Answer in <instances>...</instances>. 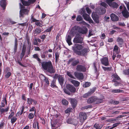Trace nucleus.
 Wrapping results in <instances>:
<instances>
[{"label":"nucleus","instance_id":"37","mask_svg":"<svg viewBox=\"0 0 129 129\" xmlns=\"http://www.w3.org/2000/svg\"><path fill=\"white\" fill-rule=\"evenodd\" d=\"M36 126H37L38 129H39L38 123L37 122H34L33 124V126L34 128H36Z\"/></svg>","mask_w":129,"mask_h":129},{"label":"nucleus","instance_id":"33","mask_svg":"<svg viewBox=\"0 0 129 129\" xmlns=\"http://www.w3.org/2000/svg\"><path fill=\"white\" fill-rule=\"evenodd\" d=\"M67 75L70 78L75 79V77L72 75L71 72L69 71H67Z\"/></svg>","mask_w":129,"mask_h":129},{"label":"nucleus","instance_id":"35","mask_svg":"<svg viewBox=\"0 0 129 129\" xmlns=\"http://www.w3.org/2000/svg\"><path fill=\"white\" fill-rule=\"evenodd\" d=\"M102 102L103 100L102 99H98L96 97V100H95V104L101 103Z\"/></svg>","mask_w":129,"mask_h":129},{"label":"nucleus","instance_id":"52","mask_svg":"<svg viewBox=\"0 0 129 129\" xmlns=\"http://www.w3.org/2000/svg\"><path fill=\"white\" fill-rule=\"evenodd\" d=\"M119 9L120 10L123 11L124 9H125L126 8L123 5L120 6L119 7Z\"/></svg>","mask_w":129,"mask_h":129},{"label":"nucleus","instance_id":"41","mask_svg":"<svg viewBox=\"0 0 129 129\" xmlns=\"http://www.w3.org/2000/svg\"><path fill=\"white\" fill-rule=\"evenodd\" d=\"M27 100L28 103L29 105L31 104L34 101V100L31 98H28Z\"/></svg>","mask_w":129,"mask_h":129},{"label":"nucleus","instance_id":"20","mask_svg":"<svg viewBox=\"0 0 129 129\" xmlns=\"http://www.w3.org/2000/svg\"><path fill=\"white\" fill-rule=\"evenodd\" d=\"M122 13L123 15L125 18L129 16V13L126 9L122 11Z\"/></svg>","mask_w":129,"mask_h":129},{"label":"nucleus","instance_id":"28","mask_svg":"<svg viewBox=\"0 0 129 129\" xmlns=\"http://www.w3.org/2000/svg\"><path fill=\"white\" fill-rule=\"evenodd\" d=\"M71 103L73 107H75L77 104V101L74 99H72L71 100Z\"/></svg>","mask_w":129,"mask_h":129},{"label":"nucleus","instance_id":"55","mask_svg":"<svg viewBox=\"0 0 129 129\" xmlns=\"http://www.w3.org/2000/svg\"><path fill=\"white\" fill-rule=\"evenodd\" d=\"M118 47L117 46L115 45L114 48V50L116 52H117L118 50Z\"/></svg>","mask_w":129,"mask_h":129},{"label":"nucleus","instance_id":"53","mask_svg":"<svg viewBox=\"0 0 129 129\" xmlns=\"http://www.w3.org/2000/svg\"><path fill=\"white\" fill-rule=\"evenodd\" d=\"M72 110V108H68L65 111V112L66 113H68L71 111Z\"/></svg>","mask_w":129,"mask_h":129},{"label":"nucleus","instance_id":"3","mask_svg":"<svg viewBox=\"0 0 129 129\" xmlns=\"http://www.w3.org/2000/svg\"><path fill=\"white\" fill-rule=\"evenodd\" d=\"M83 48V47L81 45L76 44L75 45V47H72V50L75 53L78 55L81 54V52L80 50Z\"/></svg>","mask_w":129,"mask_h":129},{"label":"nucleus","instance_id":"15","mask_svg":"<svg viewBox=\"0 0 129 129\" xmlns=\"http://www.w3.org/2000/svg\"><path fill=\"white\" fill-rule=\"evenodd\" d=\"M95 100H96V96H92L89 98L87 100V102L89 103H94L95 104Z\"/></svg>","mask_w":129,"mask_h":129},{"label":"nucleus","instance_id":"8","mask_svg":"<svg viewBox=\"0 0 129 129\" xmlns=\"http://www.w3.org/2000/svg\"><path fill=\"white\" fill-rule=\"evenodd\" d=\"M55 78H58L59 82L61 85L63 84L64 78L58 74H55L54 76Z\"/></svg>","mask_w":129,"mask_h":129},{"label":"nucleus","instance_id":"32","mask_svg":"<svg viewBox=\"0 0 129 129\" xmlns=\"http://www.w3.org/2000/svg\"><path fill=\"white\" fill-rule=\"evenodd\" d=\"M17 39H15V44L14 48V51L15 52L17 51Z\"/></svg>","mask_w":129,"mask_h":129},{"label":"nucleus","instance_id":"62","mask_svg":"<svg viewBox=\"0 0 129 129\" xmlns=\"http://www.w3.org/2000/svg\"><path fill=\"white\" fill-rule=\"evenodd\" d=\"M9 33L8 32H4L3 33L2 35L6 36H8Z\"/></svg>","mask_w":129,"mask_h":129},{"label":"nucleus","instance_id":"22","mask_svg":"<svg viewBox=\"0 0 129 129\" xmlns=\"http://www.w3.org/2000/svg\"><path fill=\"white\" fill-rule=\"evenodd\" d=\"M0 5L1 6L5 9L6 5V0H2L0 2Z\"/></svg>","mask_w":129,"mask_h":129},{"label":"nucleus","instance_id":"31","mask_svg":"<svg viewBox=\"0 0 129 129\" xmlns=\"http://www.w3.org/2000/svg\"><path fill=\"white\" fill-rule=\"evenodd\" d=\"M102 126L103 125L101 124H96L94 125V127L96 129H101Z\"/></svg>","mask_w":129,"mask_h":129},{"label":"nucleus","instance_id":"34","mask_svg":"<svg viewBox=\"0 0 129 129\" xmlns=\"http://www.w3.org/2000/svg\"><path fill=\"white\" fill-rule=\"evenodd\" d=\"M33 57L37 60L39 62H40L41 61V59L38 58V54H35L33 55Z\"/></svg>","mask_w":129,"mask_h":129},{"label":"nucleus","instance_id":"51","mask_svg":"<svg viewBox=\"0 0 129 129\" xmlns=\"http://www.w3.org/2000/svg\"><path fill=\"white\" fill-rule=\"evenodd\" d=\"M102 68L104 71H108L111 69L110 67H102Z\"/></svg>","mask_w":129,"mask_h":129},{"label":"nucleus","instance_id":"18","mask_svg":"<svg viewBox=\"0 0 129 129\" xmlns=\"http://www.w3.org/2000/svg\"><path fill=\"white\" fill-rule=\"evenodd\" d=\"M95 91L94 89H92L89 91L88 93H86L83 95L84 98H86L90 95L91 94L93 93Z\"/></svg>","mask_w":129,"mask_h":129},{"label":"nucleus","instance_id":"14","mask_svg":"<svg viewBox=\"0 0 129 129\" xmlns=\"http://www.w3.org/2000/svg\"><path fill=\"white\" fill-rule=\"evenodd\" d=\"M69 63L72 62V65L73 66H75L79 62V61L78 60H75L74 58L70 59L69 60Z\"/></svg>","mask_w":129,"mask_h":129},{"label":"nucleus","instance_id":"6","mask_svg":"<svg viewBox=\"0 0 129 129\" xmlns=\"http://www.w3.org/2000/svg\"><path fill=\"white\" fill-rule=\"evenodd\" d=\"M79 119L81 122H83L86 119V113L83 112H80L79 114Z\"/></svg>","mask_w":129,"mask_h":129},{"label":"nucleus","instance_id":"13","mask_svg":"<svg viewBox=\"0 0 129 129\" xmlns=\"http://www.w3.org/2000/svg\"><path fill=\"white\" fill-rule=\"evenodd\" d=\"M92 17L93 20L96 23H99L98 17L96 14V13L94 12L92 13Z\"/></svg>","mask_w":129,"mask_h":129},{"label":"nucleus","instance_id":"4","mask_svg":"<svg viewBox=\"0 0 129 129\" xmlns=\"http://www.w3.org/2000/svg\"><path fill=\"white\" fill-rule=\"evenodd\" d=\"M114 0H106V2L110 6L114 8H117L118 6L117 4L112 2Z\"/></svg>","mask_w":129,"mask_h":129},{"label":"nucleus","instance_id":"46","mask_svg":"<svg viewBox=\"0 0 129 129\" xmlns=\"http://www.w3.org/2000/svg\"><path fill=\"white\" fill-rule=\"evenodd\" d=\"M34 117V115L33 114L31 113H29L28 116V117L30 119H33Z\"/></svg>","mask_w":129,"mask_h":129},{"label":"nucleus","instance_id":"38","mask_svg":"<svg viewBox=\"0 0 129 129\" xmlns=\"http://www.w3.org/2000/svg\"><path fill=\"white\" fill-rule=\"evenodd\" d=\"M25 51V49L23 48L22 50V52L20 55V57L21 59H22L24 56Z\"/></svg>","mask_w":129,"mask_h":129},{"label":"nucleus","instance_id":"56","mask_svg":"<svg viewBox=\"0 0 129 129\" xmlns=\"http://www.w3.org/2000/svg\"><path fill=\"white\" fill-rule=\"evenodd\" d=\"M101 5H102V6H104V7H105V8H107V6H108L107 5V4L104 2H102L101 3Z\"/></svg>","mask_w":129,"mask_h":129},{"label":"nucleus","instance_id":"9","mask_svg":"<svg viewBox=\"0 0 129 129\" xmlns=\"http://www.w3.org/2000/svg\"><path fill=\"white\" fill-rule=\"evenodd\" d=\"M102 63L105 66H107L109 65V61L108 58L107 57H104L101 59Z\"/></svg>","mask_w":129,"mask_h":129},{"label":"nucleus","instance_id":"47","mask_svg":"<svg viewBox=\"0 0 129 129\" xmlns=\"http://www.w3.org/2000/svg\"><path fill=\"white\" fill-rule=\"evenodd\" d=\"M17 120V118L15 117H13L11 119V122L12 123H14Z\"/></svg>","mask_w":129,"mask_h":129},{"label":"nucleus","instance_id":"12","mask_svg":"<svg viewBox=\"0 0 129 129\" xmlns=\"http://www.w3.org/2000/svg\"><path fill=\"white\" fill-rule=\"evenodd\" d=\"M106 10L101 7L100 8H98L96 11V13L100 14H103L105 13Z\"/></svg>","mask_w":129,"mask_h":129},{"label":"nucleus","instance_id":"30","mask_svg":"<svg viewBox=\"0 0 129 129\" xmlns=\"http://www.w3.org/2000/svg\"><path fill=\"white\" fill-rule=\"evenodd\" d=\"M89 50L88 49H84L81 51V55H84L86 53L89 52Z\"/></svg>","mask_w":129,"mask_h":129},{"label":"nucleus","instance_id":"50","mask_svg":"<svg viewBox=\"0 0 129 129\" xmlns=\"http://www.w3.org/2000/svg\"><path fill=\"white\" fill-rule=\"evenodd\" d=\"M86 9L88 14H90L91 13V11L88 7H86Z\"/></svg>","mask_w":129,"mask_h":129},{"label":"nucleus","instance_id":"21","mask_svg":"<svg viewBox=\"0 0 129 129\" xmlns=\"http://www.w3.org/2000/svg\"><path fill=\"white\" fill-rule=\"evenodd\" d=\"M76 69L78 71H84L86 70L84 66L80 65H78Z\"/></svg>","mask_w":129,"mask_h":129},{"label":"nucleus","instance_id":"42","mask_svg":"<svg viewBox=\"0 0 129 129\" xmlns=\"http://www.w3.org/2000/svg\"><path fill=\"white\" fill-rule=\"evenodd\" d=\"M76 27H73L71 30V31L73 34H75L77 32V30H76Z\"/></svg>","mask_w":129,"mask_h":129},{"label":"nucleus","instance_id":"25","mask_svg":"<svg viewBox=\"0 0 129 129\" xmlns=\"http://www.w3.org/2000/svg\"><path fill=\"white\" fill-rule=\"evenodd\" d=\"M71 38L70 36L68 35L66 37V41L69 45L72 44L71 42Z\"/></svg>","mask_w":129,"mask_h":129},{"label":"nucleus","instance_id":"5","mask_svg":"<svg viewBox=\"0 0 129 129\" xmlns=\"http://www.w3.org/2000/svg\"><path fill=\"white\" fill-rule=\"evenodd\" d=\"M80 36H77L74 39L73 41L74 43H81L83 42V38Z\"/></svg>","mask_w":129,"mask_h":129},{"label":"nucleus","instance_id":"43","mask_svg":"<svg viewBox=\"0 0 129 129\" xmlns=\"http://www.w3.org/2000/svg\"><path fill=\"white\" fill-rule=\"evenodd\" d=\"M120 123V122H118L115 123L113 125V126L110 128V129H112L114 128L117 126H118L119 125V124Z\"/></svg>","mask_w":129,"mask_h":129},{"label":"nucleus","instance_id":"23","mask_svg":"<svg viewBox=\"0 0 129 129\" xmlns=\"http://www.w3.org/2000/svg\"><path fill=\"white\" fill-rule=\"evenodd\" d=\"M71 82L76 87L78 86L80 84V82L77 80H71Z\"/></svg>","mask_w":129,"mask_h":129},{"label":"nucleus","instance_id":"36","mask_svg":"<svg viewBox=\"0 0 129 129\" xmlns=\"http://www.w3.org/2000/svg\"><path fill=\"white\" fill-rule=\"evenodd\" d=\"M111 92H112L116 93L122 92H123L122 90H121L119 89H113L111 91Z\"/></svg>","mask_w":129,"mask_h":129},{"label":"nucleus","instance_id":"59","mask_svg":"<svg viewBox=\"0 0 129 129\" xmlns=\"http://www.w3.org/2000/svg\"><path fill=\"white\" fill-rule=\"evenodd\" d=\"M37 25V26L41 27L42 26L41 24L38 21H37L35 23Z\"/></svg>","mask_w":129,"mask_h":129},{"label":"nucleus","instance_id":"2","mask_svg":"<svg viewBox=\"0 0 129 129\" xmlns=\"http://www.w3.org/2000/svg\"><path fill=\"white\" fill-rule=\"evenodd\" d=\"M80 13L82 15L84 19L88 21L90 23H93V21L90 17L89 15L85 13V10L84 9H82L80 10Z\"/></svg>","mask_w":129,"mask_h":129},{"label":"nucleus","instance_id":"27","mask_svg":"<svg viewBox=\"0 0 129 129\" xmlns=\"http://www.w3.org/2000/svg\"><path fill=\"white\" fill-rule=\"evenodd\" d=\"M117 41L119 45H121L123 43V40L122 39L119 37L117 39Z\"/></svg>","mask_w":129,"mask_h":129},{"label":"nucleus","instance_id":"58","mask_svg":"<svg viewBox=\"0 0 129 129\" xmlns=\"http://www.w3.org/2000/svg\"><path fill=\"white\" fill-rule=\"evenodd\" d=\"M44 81L48 84H49V83L48 79L47 78L44 77Z\"/></svg>","mask_w":129,"mask_h":129},{"label":"nucleus","instance_id":"17","mask_svg":"<svg viewBox=\"0 0 129 129\" xmlns=\"http://www.w3.org/2000/svg\"><path fill=\"white\" fill-rule=\"evenodd\" d=\"M74 74L76 77L79 79H82L83 78V75L81 73H78L76 72H75Z\"/></svg>","mask_w":129,"mask_h":129},{"label":"nucleus","instance_id":"60","mask_svg":"<svg viewBox=\"0 0 129 129\" xmlns=\"http://www.w3.org/2000/svg\"><path fill=\"white\" fill-rule=\"evenodd\" d=\"M14 112H12L10 114L8 118H10L12 116L14 115Z\"/></svg>","mask_w":129,"mask_h":129},{"label":"nucleus","instance_id":"39","mask_svg":"<svg viewBox=\"0 0 129 129\" xmlns=\"http://www.w3.org/2000/svg\"><path fill=\"white\" fill-rule=\"evenodd\" d=\"M62 104L64 105H67L69 103L65 99H63L62 100Z\"/></svg>","mask_w":129,"mask_h":129},{"label":"nucleus","instance_id":"1","mask_svg":"<svg viewBox=\"0 0 129 129\" xmlns=\"http://www.w3.org/2000/svg\"><path fill=\"white\" fill-rule=\"evenodd\" d=\"M42 66L44 70H47L48 72L51 73H54L55 72V70L53 68L50 61L43 62L42 63Z\"/></svg>","mask_w":129,"mask_h":129},{"label":"nucleus","instance_id":"40","mask_svg":"<svg viewBox=\"0 0 129 129\" xmlns=\"http://www.w3.org/2000/svg\"><path fill=\"white\" fill-rule=\"evenodd\" d=\"M57 122H55V123H54L52 121L51 123V124L52 126V129L55 128H56L57 127V126H55Z\"/></svg>","mask_w":129,"mask_h":129},{"label":"nucleus","instance_id":"16","mask_svg":"<svg viewBox=\"0 0 129 129\" xmlns=\"http://www.w3.org/2000/svg\"><path fill=\"white\" fill-rule=\"evenodd\" d=\"M112 21H116L119 19L118 16L112 13L110 15Z\"/></svg>","mask_w":129,"mask_h":129},{"label":"nucleus","instance_id":"26","mask_svg":"<svg viewBox=\"0 0 129 129\" xmlns=\"http://www.w3.org/2000/svg\"><path fill=\"white\" fill-rule=\"evenodd\" d=\"M42 31V29L39 28H36L34 32V35L36 36L37 34H39Z\"/></svg>","mask_w":129,"mask_h":129},{"label":"nucleus","instance_id":"48","mask_svg":"<svg viewBox=\"0 0 129 129\" xmlns=\"http://www.w3.org/2000/svg\"><path fill=\"white\" fill-rule=\"evenodd\" d=\"M73 120L72 119H69L67 120V123L69 124H72L73 123Z\"/></svg>","mask_w":129,"mask_h":129},{"label":"nucleus","instance_id":"24","mask_svg":"<svg viewBox=\"0 0 129 129\" xmlns=\"http://www.w3.org/2000/svg\"><path fill=\"white\" fill-rule=\"evenodd\" d=\"M87 31V29L85 27H83L82 29H79V31L82 34L86 33Z\"/></svg>","mask_w":129,"mask_h":129},{"label":"nucleus","instance_id":"11","mask_svg":"<svg viewBox=\"0 0 129 129\" xmlns=\"http://www.w3.org/2000/svg\"><path fill=\"white\" fill-rule=\"evenodd\" d=\"M29 11V10H27L26 9H21L19 13V17H23L24 14H28Z\"/></svg>","mask_w":129,"mask_h":129},{"label":"nucleus","instance_id":"49","mask_svg":"<svg viewBox=\"0 0 129 129\" xmlns=\"http://www.w3.org/2000/svg\"><path fill=\"white\" fill-rule=\"evenodd\" d=\"M55 81L53 80L51 84V86L53 87H56V86L55 85Z\"/></svg>","mask_w":129,"mask_h":129},{"label":"nucleus","instance_id":"57","mask_svg":"<svg viewBox=\"0 0 129 129\" xmlns=\"http://www.w3.org/2000/svg\"><path fill=\"white\" fill-rule=\"evenodd\" d=\"M11 73L10 72H8L5 76L6 77V78H8L11 76Z\"/></svg>","mask_w":129,"mask_h":129},{"label":"nucleus","instance_id":"64","mask_svg":"<svg viewBox=\"0 0 129 129\" xmlns=\"http://www.w3.org/2000/svg\"><path fill=\"white\" fill-rule=\"evenodd\" d=\"M125 4L127 8L129 11V2H127L125 3Z\"/></svg>","mask_w":129,"mask_h":129},{"label":"nucleus","instance_id":"29","mask_svg":"<svg viewBox=\"0 0 129 129\" xmlns=\"http://www.w3.org/2000/svg\"><path fill=\"white\" fill-rule=\"evenodd\" d=\"M9 107H7L5 109H4L2 108V107L0 106V112H1L2 113L4 112L7 111L9 110Z\"/></svg>","mask_w":129,"mask_h":129},{"label":"nucleus","instance_id":"19","mask_svg":"<svg viewBox=\"0 0 129 129\" xmlns=\"http://www.w3.org/2000/svg\"><path fill=\"white\" fill-rule=\"evenodd\" d=\"M67 88L71 92H74L76 91V89L75 87L72 85H68L67 86Z\"/></svg>","mask_w":129,"mask_h":129},{"label":"nucleus","instance_id":"54","mask_svg":"<svg viewBox=\"0 0 129 129\" xmlns=\"http://www.w3.org/2000/svg\"><path fill=\"white\" fill-rule=\"evenodd\" d=\"M124 74L125 75H128L129 74V69L128 70L124 71Z\"/></svg>","mask_w":129,"mask_h":129},{"label":"nucleus","instance_id":"45","mask_svg":"<svg viewBox=\"0 0 129 129\" xmlns=\"http://www.w3.org/2000/svg\"><path fill=\"white\" fill-rule=\"evenodd\" d=\"M83 19L82 17L80 15L78 16L76 18V20L78 21H80Z\"/></svg>","mask_w":129,"mask_h":129},{"label":"nucleus","instance_id":"44","mask_svg":"<svg viewBox=\"0 0 129 129\" xmlns=\"http://www.w3.org/2000/svg\"><path fill=\"white\" fill-rule=\"evenodd\" d=\"M90 85V83L88 82H86L84 85H83V86L85 87H89Z\"/></svg>","mask_w":129,"mask_h":129},{"label":"nucleus","instance_id":"7","mask_svg":"<svg viewBox=\"0 0 129 129\" xmlns=\"http://www.w3.org/2000/svg\"><path fill=\"white\" fill-rule=\"evenodd\" d=\"M112 76L114 78L113 81L115 82L114 85L115 86H118L119 83L118 82L116 81V80H119L120 79V78L116 74H114Z\"/></svg>","mask_w":129,"mask_h":129},{"label":"nucleus","instance_id":"63","mask_svg":"<svg viewBox=\"0 0 129 129\" xmlns=\"http://www.w3.org/2000/svg\"><path fill=\"white\" fill-rule=\"evenodd\" d=\"M64 92L66 94H68L69 95L70 94V93L66 89H64Z\"/></svg>","mask_w":129,"mask_h":129},{"label":"nucleus","instance_id":"10","mask_svg":"<svg viewBox=\"0 0 129 129\" xmlns=\"http://www.w3.org/2000/svg\"><path fill=\"white\" fill-rule=\"evenodd\" d=\"M26 0H21L23 5L25 6H28L31 3H33L35 1V0H28V2L26 1Z\"/></svg>","mask_w":129,"mask_h":129},{"label":"nucleus","instance_id":"61","mask_svg":"<svg viewBox=\"0 0 129 129\" xmlns=\"http://www.w3.org/2000/svg\"><path fill=\"white\" fill-rule=\"evenodd\" d=\"M52 28V26H51L50 27L48 28L46 30V31L47 32H49L50 31Z\"/></svg>","mask_w":129,"mask_h":129}]
</instances>
